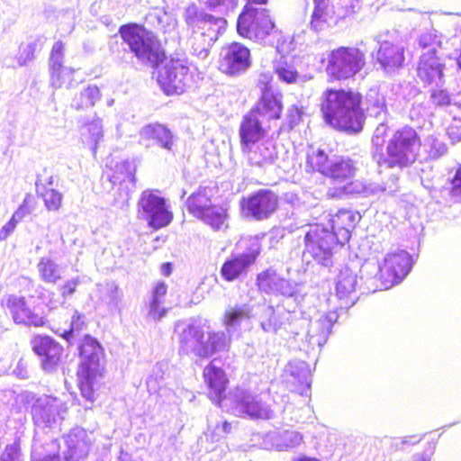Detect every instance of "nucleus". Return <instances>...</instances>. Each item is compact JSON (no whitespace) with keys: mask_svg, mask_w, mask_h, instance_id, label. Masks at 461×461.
<instances>
[{"mask_svg":"<svg viewBox=\"0 0 461 461\" xmlns=\"http://www.w3.org/2000/svg\"><path fill=\"white\" fill-rule=\"evenodd\" d=\"M360 6V0H336L332 5L337 19H345L356 14Z\"/></svg>","mask_w":461,"mask_h":461,"instance_id":"obj_51","label":"nucleus"},{"mask_svg":"<svg viewBox=\"0 0 461 461\" xmlns=\"http://www.w3.org/2000/svg\"><path fill=\"white\" fill-rule=\"evenodd\" d=\"M202 4L207 5L212 10L217 11L221 14H228L238 5L239 0H199Z\"/></svg>","mask_w":461,"mask_h":461,"instance_id":"obj_57","label":"nucleus"},{"mask_svg":"<svg viewBox=\"0 0 461 461\" xmlns=\"http://www.w3.org/2000/svg\"><path fill=\"white\" fill-rule=\"evenodd\" d=\"M38 194L43 199L44 205L49 211H58L62 204L63 194L53 187H46V185H41V183H35Z\"/></svg>","mask_w":461,"mask_h":461,"instance_id":"obj_45","label":"nucleus"},{"mask_svg":"<svg viewBox=\"0 0 461 461\" xmlns=\"http://www.w3.org/2000/svg\"><path fill=\"white\" fill-rule=\"evenodd\" d=\"M264 120L255 111L246 113L240 124L239 136L242 151L250 150L265 138L267 130L263 126Z\"/></svg>","mask_w":461,"mask_h":461,"instance_id":"obj_19","label":"nucleus"},{"mask_svg":"<svg viewBox=\"0 0 461 461\" xmlns=\"http://www.w3.org/2000/svg\"><path fill=\"white\" fill-rule=\"evenodd\" d=\"M248 154L251 165L266 167L275 163L277 158L276 143L272 140H266L256 144L250 150L242 151Z\"/></svg>","mask_w":461,"mask_h":461,"instance_id":"obj_32","label":"nucleus"},{"mask_svg":"<svg viewBox=\"0 0 461 461\" xmlns=\"http://www.w3.org/2000/svg\"><path fill=\"white\" fill-rule=\"evenodd\" d=\"M122 40L119 43L117 35L108 43L109 51L118 64L127 63L129 53L142 64L157 68V82L166 95H182L192 87L194 73L185 57L166 58L159 41L151 31L143 25L130 23L118 29Z\"/></svg>","mask_w":461,"mask_h":461,"instance_id":"obj_1","label":"nucleus"},{"mask_svg":"<svg viewBox=\"0 0 461 461\" xmlns=\"http://www.w3.org/2000/svg\"><path fill=\"white\" fill-rule=\"evenodd\" d=\"M303 441V435L294 430L270 431L263 437L266 449L286 451L298 447Z\"/></svg>","mask_w":461,"mask_h":461,"instance_id":"obj_28","label":"nucleus"},{"mask_svg":"<svg viewBox=\"0 0 461 461\" xmlns=\"http://www.w3.org/2000/svg\"><path fill=\"white\" fill-rule=\"evenodd\" d=\"M7 308L15 323L40 327L45 323L44 317L33 312L24 297L12 295L7 300Z\"/></svg>","mask_w":461,"mask_h":461,"instance_id":"obj_26","label":"nucleus"},{"mask_svg":"<svg viewBox=\"0 0 461 461\" xmlns=\"http://www.w3.org/2000/svg\"><path fill=\"white\" fill-rule=\"evenodd\" d=\"M361 215L348 210H340L331 220V230L339 242L346 244L350 240L351 230L359 222Z\"/></svg>","mask_w":461,"mask_h":461,"instance_id":"obj_30","label":"nucleus"},{"mask_svg":"<svg viewBox=\"0 0 461 461\" xmlns=\"http://www.w3.org/2000/svg\"><path fill=\"white\" fill-rule=\"evenodd\" d=\"M327 59V75L334 80L354 77L366 64L364 52L354 47H339L330 52Z\"/></svg>","mask_w":461,"mask_h":461,"instance_id":"obj_9","label":"nucleus"},{"mask_svg":"<svg viewBox=\"0 0 461 461\" xmlns=\"http://www.w3.org/2000/svg\"><path fill=\"white\" fill-rule=\"evenodd\" d=\"M357 286V274L348 267L342 268L338 275L335 287L336 296L340 302V308H349L357 303L358 299Z\"/></svg>","mask_w":461,"mask_h":461,"instance_id":"obj_24","label":"nucleus"},{"mask_svg":"<svg viewBox=\"0 0 461 461\" xmlns=\"http://www.w3.org/2000/svg\"><path fill=\"white\" fill-rule=\"evenodd\" d=\"M303 108H299L297 105H292L288 108L285 117V129L293 130L297 126L303 118Z\"/></svg>","mask_w":461,"mask_h":461,"instance_id":"obj_60","label":"nucleus"},{"mask_svg":"<svg viewBox=\"0 0 461 461\" xmlns=\"http://www.w3.org/2000/svg\"><path fill=\"white\" fill-rule=\"evenodd\" d=\"M251 65L250 51L241 43L232 42L221 52L220 69L230 76L244 73Z\"/></svg>","mask_w":461,"mask_h":461,"instance_id":"obj_17","label":"nucleus"},{"mask_svg":"<svg viewBox=\"0 0 461 461\" xmlns=\"http://www.w3.org/2000/svg\"><path fill=\"white\" fill-rule=\"evenodd\" d=\"M398 177L393 176L391 183L365 182V197L381 194H393L398 190Z\"/></svg>","mask_w":461,"mask_h":461,"instance_id":"obj_48","label":"nucleus"},{"mask_svg":"<svg viewBox=\"0 0 461 461\" xmlns=\"http://www.w3.org/2000/svg\"><path fill=\"white\" fill-rule=\"evenodd\" d=\"M361 103L359 93L330 88L321 97V111L327 124L348 135H357L363 131L366 121Z\"/></svg>","mask_w":461,"mask_h":461,"instance_id":"obj_2","label":"nucleus"},{"mask_svg":"<svg viewBox=\"0 0 461 461\" xmlns=\"http://www.w3.org/2000/svg\"><path fill=\"white\" fill-rule=\"evenodd\" d=\"M387 131H388V126L386 124V121L379 122L378 125L375 129V131H374V134L372 137L373 148H372L371 151L376 150V149L383 150V145L384 142V138L386 135Z\"/></svg>","mask_w":461,"mask_h":461,"instance_id":"obj_61","label":"nucleus"},{"mask_svg":"<svg viewBox=\"0 0 461 461\" xmlns=\"http://www.w3.org/2000/svg\"><path fill=\"white\" fill-rule=\"evenodd\" d=\"M420 147V139L417 131L404 126L395 131L389 139L385 153L382 149L372 150L371 157L379 172L388 168L403 169L416 161Z\"/></svg>","mask_w":461,"mask_h":461,"instance_id":"obj_3","label":"nucleus"},{"mask_svg":"<svg viewBox=\"0 0 461 461\" xmlns=\"http://www.w3.org/2000/svg\"><path fill=\"white\" fill-rule=\"evenodd\" d=\"M232 333L228 330L212 331L208 333L207 339L204 340L203 358L209 357L216 352L226 351L229 349Z\"/></svg>","mask_w":461,"mask_h":461,"instance_id":"obj_36","label":"nucleus"},{"mask_svg":"<svg viewBox=\"0 0 461 461\" xmlns=\"http://www.w3.org/2000/svg\"><path fill=\"white\" fill-rule=\"evenodd\" d=\"M100 98L99 88L95 85L88 86L75 95L70 105L77 111L86 110L93 107Z\"/></svg>","mask_w":461,"mask_h":461,"instance_id":"obj_38","label":"nucleus"},{"mask_svg":"<svg viewBox=\"0 0 461 461\" xmlns=\"http://www.w3.org/2000/svg\"><path fill=\"white\" fill-rule=\"evenodd\" d=\"M138 218L145 221L150 228L158 230L167 226L173 215L164 197L157 191L145 190L138 201Z\"/></svg>","mask_w":461,"mask_h":461,"instance_id":"obj_11","label":"nucleus"},{"mask_svg":"<svg viewBox=\"0 0 461 461\" xmlns=\"http://www.w3.org/2000/svg\"><path fill=\"white\" fill-rule=\"evenodd\" d=\"M445 63L434 52H425L421 55L417 68L420 79L429 85L442 86L445 83Z\"/></svg>","mask_w":461,"mask_h":461,"instance_id":"obj_22","label":"nucleus"},{"mask_svg":"<svg viewBox=\"0 0 461 461\" xmlns=\"http://www.w3.org/2000/svg\"><path fill=\"white\" fill-rule=\"evenodd\" d=\"M285 376L287 383L302 387L301 394H306L311 388L312 375L309 365L305 361H290L285 369Z\"/></svg>","mask_w":461,"mask_h":461,"instance_id":"obj_31","label":"nucleus"},{"mask_svg":"<svg viewBox=\"0 0 461 461\" xmlns=\"http://www.w3.org/2000/svg\"><path fill=\"white\" fill-rule=\"evenodd\" d=\"M32 349L41 357V364L46 372H54L60 362L63 348L49 336L36 337Z\"/></svg>","mask_w":461,"mask_h":461,"instance_id":"obj_21","label":"nucleus"},{"mask_svg":"<svg viewBox=\"0 0 461 461\" xmlns=\"http://www.w3.org/2000/svg\"><path fill=\"white\" fill-rule=\"evenodd\" d=\"M42 45L43 41L40 37L33 39L25 45L22 44L17 57L19 66H25L29 61H32L35 58V52L40 51Z\"/></svg>","mask_w":461,"mask_h":461,"instance_id":"obj_49","label":"nucleus"},{"mask_svg":"<svg viewBox=\"0 0 461 461\" xmlns=\"http://www.w3.org/2000/svg\"><path fill=\"white\" fill-rule=\"evenodd\" d=\"M62 409V402L57 397L41 395L34 398L31 407L33 424L41 429H51Z\"/></svg>","mask_w":461,"mask_h":461,"instance_id":"obj_15","label":"nucleus"},{"mask_svg":"<svg viewBox=\"0 0 461 461\" xmlns=\"http://www.w3.org/2000/svg\"><path fill=\"white\" fill-rule=\"evenodd\" d=\"M276 294H280L284 297L282 307L293 312H296V309L301 307L304 298L303 294L300 293L298 285L285 278H282L280 281Z\"/></svg>","mask_w":461,"mask_h":461,"instance_id":"obj_34","label":"nucleus"},{"mask_svg":"<svg viewBox=\"0 0 461 461\" xmlns=\"http://www.w3.org/2000/svg\"><path fill=\"white\" fill-rule=\"evenodd\" d=\"M335 312H318L309 319L304 316L298 317L288 323L289 333L294 339L300 341L299 348L307 354L320 352L327 343L331 334L332 326L338 321Z\"/></svg>","mask_w":461,"mask_h":461,"instance_id":"obj_4","label":"nucleus"},{"mask_svg":"<svg viewBox=\"0 0 461 461\" xmlns=\"http://www.w3.org/2000/svg\"><path fill=\"white\" fill-rule=\"evenodd\" d=\"M412 267L411 256L403 249L388 253L383 264L365 263L361 268V277L364 274H374V276H366V281L371 279H378L380 285H375L376 289L386 290L392 286L401 283L407 276Z\"/></svg>","mask_w":461,"mask_h":461,"instance_id":"obj_5","label":"nucleus"},{"mask_svg":"<svg viewBox=\"0 0 461 461\" xmlns=\"http://www.w3.org/2000/svg\"><path fill=\"white\" fill-rule=\"evenodd\" d=\"M340 194L365 196V182L359 179H350L338 187Z\"/></svg>","mask_w":461,"mask_h":461,"instance_id":"obj_58","label":"nucleus"},{"mask_svg":"<svg viewBox=\"0 0 461 461\" xmlns=\"http://www.w3.org/2000/svg\"><path fill=\"white\" fill-rule=\"evenodd\" d=\"M204 380L209 388V395L212 402L220 403L226 390L228 379L222 368L212 361L203 369Z\"/></svg>","mask_w":461,"mask_h":461,"instance_id":"obj_29","label":"nucleus"},{"mask_svg":"<svg viewBox=\"0 0 461 461\" xmlns=\"http://www.w3.org/2000/svg\"><path fill=\"white\" fill-rule=\"evenodd\" d=\"M185 19L190 28L197 29L208 40L209 44H213L218 40L227 24L224 18L215 17L194 5L185 9Z\"/></svg>","mask_w":461,"mask_h":461,"instance_id":"obj_12","label":"nucleus"},{"mask_svg":"<svg viewBox=\"0 0 461 461\" xmlns=\"http://www.w3.org/2000/svg\"><path fill=\"white\" fill-rule=\"evenodd\" d=\"M247 1L237 20L239 35L255 41L273 44L268 38L277 34V30L269 15V11L267 8L253 5L254 4L264 5L267 0Z\"/></svg>","mask_w":461,"mask_h":461,"instance_id":"obj_6","label":"nucleus"},{"mask_svg":"<svg viewBox=\"0 0 461 461\" xmlns=\"http://www.w3.org/2000/svg\"><path fill=\"white\" fill-rule=\"evenodd\" d=\"M277 194L270 189L258 190L240 201V207L246 217L256 221L268 219L278 208Z\"/></svg>","mask_w":461,"mask_h":461,"instance_id":"obj_13","label":"nucleus"},{"mask_svg":"<svg viewBox=\"0 0 461 461\" xmlns=\"http://www.w3.org/2000/svg\"><path fill=\"white\" fill-rule=\"evenodd\" d=\"M397 31H383L374 37L376 47L372 51V59L377 69L392 76L403 68L405 48L399 41Z\"/></svg>","mask_w":461,"mask_h":461,"instance_id":"obj_7","label":"nucleus"},{"mask_svg":"<svg viewBox=\"0 0 461 461\" xmlns=\"http://www.w3.org/2000/svg\"><path fill=\"white\" fill-rule=\"evenodd\" d=\"M331 158L322 149H312L307 154V171H317L325 176L330 168Z\"/></svg>","mask_w":461,"mask_h":461,"instance_id":"obj_44","label":"nucleus"},{"mask_svg":"<svg viewBox=\"0 0 461 461\" xmlns=\"http://www.w3.org/2000/svg\"><path fill=\"white\" fill-rule=\"evenodd\" d=\"M175 332L178 336L180 352L203 358L204 330L200 325L181 321L176 324Z\"/></svg>","mask_w":461,"mask_h":461,"instance_id":"obj_16","label":"nucleus"},{"mask_svg":"<svg viewBox=\"0 0 461 461\" xmlns=\"http://www.w3.org/2000/svg\"><path fill=\"white\" fill-rule=\"evenodd\" d=\"M229 411L237 417L269 420L273 411L259 394L237 388L228 399H224Z\"/></svg>","mask_w":461,"mask_h":461,"instance_id":"obj_10","label":"nucleus"},{"mask_svg":"<svg viewBox=\"0 0 461 461\" xmlns=\"http://www.w3.org/2000/svg\"><path fill=\"white\" fill-rule=\"evenodd\" d=\"M86 437V433L81 428H75L67 435L65 441L68 451L64 454L67 461H78L87 455L88 447Z\"/></svg>","mask_w":461,"mask_h":461,"instance_id":"obj_33","label":"nucleus"},{"mask_svg":"<svg viewBox=\"0 0 461 461\" xmlns=\"http://www.w3.org/2000/svg\"><path fill=\"white\" fill-rule=\"evenodd\" d=\"M213 44H209L208 40L200 32L193 30L191 38V53L200 59H205Z\"/></svg>","mask_w":461,"mask_h":461,"instance_id":"obj_50","label":"nucleus"},{"mask_svg":"<svg viewBox=\"0 0 461 461\" xmlns=\"http://www.w3.org/2000/svg\"><path fill=\"white\" fill-rule=\"evenodd\" d=\"M118 286L114 283H107L104 287L102 300L111 307L118 304Z\"/></svg>","mask_w":461,"mask_h":461,"instance_id":"obj_62","label":"nucleus"},{"mask_svg":"<svg viewBox=\"0 0 461 461\" xmlns=\"http://www.w3.org/2000/svg\"><path fill=\"white\" fill-rule=\"evenodd\" d=\"M85 315L75 311L71 317L69 329L64 330L63 337L69 344H73L77 337L79 336L80 332L86 328Z\"/></svg>","mask_w":461,"mask_h":461,"instance_id":"obj_52","label":"nucleus"},{"mask_svg":"<svg viewBox=\"0 0 461 461\" xmlns=\"http://www.w3.org/2000/svg\"><path fill=\"white\" fill-rule=\"evenodd\" d=\"M258 322L260 328L267 333H277L285 330L289 333L288 323L294 321L297 312L286 311L284 308L276 310L271 305H262L259 307Z\"/></svg>","mask_w":461,"mask_h":461,"instance_id":"obj_20","label":"nucleus"},{"mask_svg":"<svg viewBox=\"0 0 461 461\" xmlns=\"http://www.w3.org/2000/svg\"><path fill=\"white\" fill-rule=\"evenodd\" d=\"M261 92V96L256 105L250 110L255 111L263 120H278L281 117L283 104V95L275 91L267 77L264 75L260 77L258 84Z\"/></svg>","mask_w":461,"mask_h":461,"instance_id":"obj_14","label":"nucleus"},{"mask_svg":"<svg viewBox=\"0 0 461 461\" xmlns=\"http://www.w3.org/2000/svg\"><path fill=\"white\" fill-rule=\"evenodd\" d=\"M78 382H79V389L81 391V395L89 403L85 405L86 409H90L91 404L95 401V390L94 384H95L96 378L101 374H92V373H84L78 372Z\"/></svg>","mask_w":461,"mask_h":461,"instance_id":"obj_46","label":"nucleus"},{"mask_svg":"<svg viewBox=\"0 0 461 461\" xmlns=\"http://www.w3.org/2000/svg\"><path fill=\"white\" fill-rule=\"evenodd\" d=\"M252 308L249 304H235L226 308L223 315V324L229 333L236 331L242 321L251 318Z\"/></svg>","mask_w":461,"mask_h":461,"instance_id":"obj_35","label":"nucleus"},{"mask_svg":"<svg viewBox=\"0 0 461 461\" xmlns=\"http://www.w3.org/2000/svg\"><path fill=\"white\" fill-rule=\"evenodd\" d=\"M304 255H309L324 267L333 266V256L344 244L339 242L336 234L320 224L308 226L304 238Z\"/></svg>","mask_w":461,"mask_h":461,"instance_id":"obj_8","label":"nucleus"},{"mask_svg":"<svg viewBox=\"0 0 461 461\" xmlns=\"http://www.w3.org/2000/svg\"><path fill=\"white\" fill-rule=\"evenodd\" d=\"M429 101L436 107L444 108L451 104L449 92L442 86H435L430 90Z\"/></svg>","mask_w":461,"mask_h":461,"instance_id":"obj_56","label":"nucleus"},{"mask_svg":"<svg viewBox=\"0 0 461 461\" xmlns=\"http://www.w3.org/2000/svg\"><path fill=\"white\" fill-rule=\"evenodd\" d=\"M258 257L257 252L241 253L231 255L221 267V276L228 282L238 279L247 274L249 268L255 263Z\"/></svg>","mask_w":461,"mask_h":461,"instance_id":"obj_25","label":"nucleus"},{"mask_svg":"<svg viewBox=\"0 0 461 461\" xmlns=\"http://www.w3.org/2000/svg\"><path fill=\"white\" fill-rule=\"evenodd\" d=\"M86 129L88 132L86 141L89 143L93 152L95 153L97 145L104 137L102 120L95 118L92 122L86 124Z\"/></svg>","mask_w":461,"mask_h":461,"instance_id":"obj_53","label":"nucleus"},{"mask_svg":"<svg viewBox=\"0 0 461 461\" xmlns=\"http://www.w3.org/2000/svg\"><path fill=\"white\" fill-rule=\"evenodd\" d=\"M80 365L78 372L101 374L104 350L101 343L91 335H85L78 343Z\"/></svg>","mask_w":461,"mask_h":461,"instance_id":"obj_18","label":"nucleus"},{"mask_svg":"<svg viewBox=\"0 0 461 461\" xmlns=\"http://www.w3.org/2000/svg\"><path fill=\"white\" fill-rule=\"evenodd\" d=\"M228 219L227 209L221 205L212 204L199 220L209 225L214 230H220Z\"/></svg>","mask_w":461,"mask_h":461,"instance_id":"obj_43","label":"nucleus"},{"mask_svg":"<svg viewBox=\"0 0 461 461\" xmlns=\"http://www.w3.org/2000/svg\"><path fill=\"white\" fill-rule=\"evenodd\" d=\"M139 141L146 148L158 146L171 151L175 145L172 131L164 124L149 123L143 126L139 132Z\"/></svg>","mask_w":461,"mask_h":461,"instance_id":"obj_23","label":"nucleus"},{"mask_svg":"<svg viewBox=\"0 0 461 461\" xmlns=\"http://www.w3.org/2000/svg\"><path fill=\"white\" fill-rule=\"evenodd\" d=\"M429 156L432 159H438L447 153V147L443 141H440L438 139L433 138V137L429 138Z\"/></svg>","mask_w":461,"mask_h":461,"instance_id":"obj_63","label":"nucleus"},{"mask_svg":"<svg viewBox=\"0 0 461 461\" xmlns=\"http://www.w3.org/2000/svg\"><path fill=\"white\" fill-rule=\"evenodd\" d=\"M185 205L188 212L199 219L212 203L205 190H199L187 198Z\"/></svg>","mask_w":461,"mask_h":461,"instance_id":"obj_41","label":"nucleus"},{"mask_svg":"<svg viewBox=\"0 0 461 461\" xmlns=\"http://www.w3.org/2000/svg\"><path fill=\"white\" fill-rule=\"evenodd\" d=\"M314 9L312 14L311 27L315 32L322 29L327 17V3L326 0H313Z\"/></svg>","mask_w":461,"mask_h":461,"instance_id":"obj_54","label":"nucleus"},{"mask_svg":"<svg viewBox=\"0 0 461 461\" xmlns=\"http://www.w3.org/2000/svg\"><path fill=\"white\" fill-rule=\"evenodd\" d=\"M63 59L64 44L62 41H59L54 43L50 56V70L56 83H59V77L62 71L65 74H68L69 71V67L63 66Z\"/></svg>","mask_w":461,"mask_h":461,"instance_id":"obj_42","label":"nucleus"},{"mask_svg":"<svg viewBox=\"0 0 461 461\" xmlns=\"http://www.w3.org/2000/svg\"><path fill=\"white\" fill-rule=\"evenodd\" d=\"M274 70L278 77V79L286 84L292 83H303L306 79H311L312 77L301 76L294 66L287 62V60L281 57L279 60L274 62Z\"/></svg>","mask_w":461,"mask_h":461,"instance_id":"obj_37","label":"nucleus"},{"mask_svg":"<svg viewBox=\"0 0 461 461\" xmlns=\"http://www.w3.org/2000/svg\"><path fill=\"white\" fill-rule=\"evenodd\" d=\"M41 279L48 284H57L62 277L61 267L50 258H41L37 265Z\"/></svg>","mask_w":461,"mask_h":461,"instance_id":"obj_40","label":"nucleus"},{"mask_svg":"<svg viewBox=\"0 0 461 461\" xmlns=\"http://www.w3.org/2000/svg\"><path fill=\"white\" fill-rule=\"evenodd\" d=\"M357 170V168L353 159L348 157H336L331 158L330 168L325 177L329 178L331 184L338 188L345 182L354 178Z\"/></svg>","mask_w":461,"mask_h":461,"instance_id":"obj_27","label":"nucleus"},{"mask_svg":"<svg viewBox=\"0 0 461 461\" xmlns=\"http://www.w3.org/2000/svg\"><path fill=\"white\" fill-rule=\"evenodd\" d=\"M136 165L131 160H122L116 163L113 172L108 176L109 181L114 185L116 184L122 185L123 183L135 182Z\"/></svg>","mask_w":461,"mask_h":461,"instance_id":"obj_39","label":"nucleus"},{"mask_svg":"<svg viewBox=\"0 0 461 461\" xmlns=\"http://www.w3.org/2000/svg\"><path fill=\"white\" fill-rule=\"evenodd\" d=\"M282 277L273 269H267L258 275L257 285L261 292L268 294H276Z\"/></svg>","mask_w":461,"mask_h":461,"instance_id":"obj_47","label":"nucleus"},{"mask_svg":"<svg viewBox=\"0 0 461 461\" xmlns=\"http://www.w3.org/2000/svg\"><path fill=\"white\" fill-rule=\"evenodd\" d=\"M418 44L422 49H429L427 52L437 54V49L440 47L441 41L435 30H430L420 34Z\"/></svg>","mask_w":461,"mask_h":461,"instance_id":"obj_55","label":"nucleus"},{"mask_svg":"<svg viewBox=\"0 0 461 461\" xmlns=\"http://www.w3.org/2000/svg\"><path fill=\"white\" fill-rule=\"evenodd\" d=\"M366 108L385 109V97L381 95L377 88H370L366 95Z\"/></svg>","mask_w":461,"mask_h":461,"instance_id":"obj_59","label":"nucleus"},{"mask_svg":"<svg viewBox=\"0 0 461 461\" xmlns=\"http://www.w3.org/2000/svg\"><path fill=\"white\" fill-rule=\"evenodd\" d=\"M20 447L17 443L7 445L0 456V461H20Z\"/></svg>","mask_w":461,"mask_h":461,"instance_id":"obj_64","label":"nucleus"}]
</instances>
